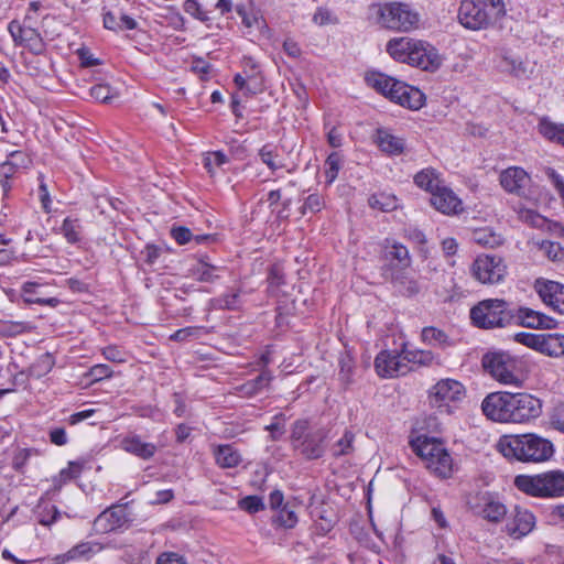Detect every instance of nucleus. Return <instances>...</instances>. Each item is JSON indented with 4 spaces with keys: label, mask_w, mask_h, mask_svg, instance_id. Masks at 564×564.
<instances>
[{
    "label": "nucleus",
    "mask_w": 564,
    "mask_h": 564,
    "mask_svg": "<svg viewBox=\"0 0 564 564\" xmlns=\"http://www.w3.org/2000/svg\"><path fill=\"white\" fill-rule=\"evenodd\" d=\"M484 414L494 422L527 423L542 413V402L529 393L494 392L481 402Z\"/></svg>",
    "instance_id": "f257e3e1"
},
{
    "label": "nucleus",
    "mask_w": 564,
    "mask_h": 564,
    "mask_svg": "<svg viewBox=\"0 0 564 564\" xmlns=\"http://www.w3.org/2000/svg\"><path fill=\"white\" fill-rule=\"evenodd\" d=\"M497 447L506 458L523 463L545 462L554 453L553 444L534 433L503 435Z\"/></svg>",
    "instance_id": "f03ea898"
},
{
    "label": "nucleus",
    "mask_w": 564,
    "mask_h": 564,
    "mask_svg": "<svg viewBox=\"0 0 564 564\" xmlns=\"http://www.w3.org/2000/svg\"><path fill=\"white\" fill-rule=\"evenodd\" d=\"M514 486L528 496L561 498L564 497V471L556 469L536 475H518Z\"/></svg>",
    "instance_id": "7ed1b4c3"
},
{
    "label": "nucleus",
    "mask_w": 564,
    "mask_h": 564,
    "mask_svg": "<svg viewBox=\"0 0 564 564\" xmlns=\"http://www.w3.org/2000/svg\"><path fill=\"white\" fill-rule=\"evenodd\" d=\"M329 431L326 427H311L307 420H297L291 430V443L306 459L321 458L326 448Z\"/></svg>",
    "instance_id": "20e7f679"
},
{
    "label": "nucleus",
    "mask_w": 564,
    "mask_h": 564,
    "mask_svg": "<svg viewBox=\"0 0 564 564\" xmlns=\"http://www.w3.org/2000/svg\"><path fill=\"white\" fill-rule=\"evenodd\" d=\"M411 445L431 473L441 478H447L452 475L453 459L442 442L436 438L420 436Z\"/></svg>",
    "instance_id": "39448f33"
},
{
    "label": "nucleus",
    "mask_w": 564,
    "mask_h": 564,
    "mask_svg": "<svg viewBox=\"0 0 564 564\" xmlns=\"http://www.w3.org/2000/svg\"><path fill=\"white\" fill-rule=\"evenodd\" d=\"M510 305L501 299H486L478 302L470 310V319L473 324L482 329L505 328L511 326Z\"/></svg>",
    "instance_id": "423d86ee"
},
{
    "label": "nucleus",
    "mask_w": 564,
    "mask_h": 564,
    "mask_svg": "<svg viewBox=\"0 0 564 564\" xmlns=\"http://www.w3.org/2000/svg\"><path fill=\"white\" fill-rule=\"evenodd\" d=\"M502 9V0H460L457 17L464 28L482 30L491 23L492 15Z\"/></svg>",
    "instance_id": "0eeeda50"
},
{
    "label": "nucleus",
    "mask_w": 564,
    "mask_h": 564,
    "mask_svg": "<svg viewBox=\"0 0 564 564\" xmlns=\"http://www.w3.org/2000/svg\"><path fill=\"white\" fill-rule=\"evenodd\" d=\"M379 24L388 30L410 32L419 28L420 14L409 3L387 2L377 11Z\"/></svg>",
    "instance_id": "6e6552de"
},
{
    "label": "nucleus",
    "mask_w": 564,
    "mask_h": 564,
    "mask_svg": "<svg viewBox=\"0 0 564 564\" xmlns=\"http://www.w3.org/2000/svg\"><path fill=\"white\" fill-rule=\"evenodd\" d=\"M518 361L503 351L488 352L482 357V367L490 376L503 384L519 386Z\"/></svg>",
    "instance_id": "1a4fd4ad"
},
{
    "label": "nucleus",
    "mask_w": 564,
    "mask_h": 564,
    "mask_svg": "<svg viewBox=\"0 0 564 564\" xmlns=\"http://www.w3.org/2000/svg\"><path fill=\"white\" fill-rule=\"evenodd\" d=\"M473 276L484 284L501 282L507 274V265L499 256L479 254L471 264Z\"/></svg>",
    "instance_id": "9d476101"
},
{
    "label": "nucleus",
    "mask_w": 564,
    "mask_h": 564,
    "mask_svg": "<svg viewBox=\"0 0 564 564\" xmlns=\"http://www.w3.org/2000/svg\"><path fill=\"white\" fill-rule=\"evenodd\" d=\"M500 185L511 194H516L524 199H536V189L532 184L531 176L518 166H511L500 173Z\"/></svg>",
    "instance_id": "9b49d317"
},
{
    "label": "nucleus",
    "mask_w": 564,
    "mask_h": 564,
    "mask_svg": "<svg viewBox=\"0 0 564 564\" xmlns=\"http://www.w3.org/2000/svg\"><path fill=\"white\" fill-rule=\"evenodd\" d=\"M30 20V15L25 17L24 24L13 20L9 23L8 31L17 45L24 46L34 54H41L44 51V43L37 30L25 24Z\"/></svg>",
    "instance_id": "f8f14e48"
},
{
    "label": "nucleus",
    "mask_w": 564,
    "mask_h": 564,
    "mask_svg": "<svg viewBox=\"0 0 564 564\" xmlns=\"http://www.w3.org/2000/svg\"><path fill=\"white\" fill-rule=\"evenodd\" d=\"M375 368L382 378L403 376L412 369L405 362L403 350L401 352L381 351L375 359Z\"/></svg>",
    "instance_id": "ddd939ff"
},
{
    "label": "nucleus",
    "mask_w": 564,
    "mask_h": 564,
    "mask_svg": "<svg viewBox=\"0 0 564 564\" xmlns=\"http://www.w3.org/2000/svg\"><path fill=\"white\" fill-rule=\"evenodd\" d=\"M511 314L513 315L511 325L533 329H552L557 325V322L553 317L530 307L521 306L517 310L512 308Z\"/></svg>",
    "instance_id": "4468645a"
},
{
    "label": "nucleus",
    "mask_w": 564,
    "mask_h": 564,
    "mask_svg": "<svg viewBox=\"0 0 564 564\" xmlns=\"http://www.w3.org/2000/svg\"><path fill=\"white\" fill-rule=\"evenodd\" d=\"M406 64L420 67L423 70H435L441 65L437 51L430 44L414 40Z\"/></svg>",
    "instance_id": "2eb2a0df"
},
{
    "label": "nucleus",
    "mask_w": 564,
    "mask_h": 564,
    "mask_svg": "<svg viewBox=\"0 0 564 564\" xmlns=\"http://www.w3.org/2000/svg\"><path fill=\"white\" fill-rule=\"evenodd\" d=\"M534 290L546 306L564 314V284L552 280L538 279L534 283Z\"/></svg>",
    "instance_id": "dca6fc26"
},
{
    "label": "nucleus",
    "mask_w": 564,
    "mask_h": 564,
    "mask_svg": "<svg viewBox=\"0 0 564 564\" xmlns=\"http://www.w3.org/2000/svg\"><path fill=\"white\" fill-rule=\"evenodd\" d=\"M535 527V517L528 509L516 506L508 519L505 530L512 539L528 535Z\"/></svg>",
    "instance_id": "f3484780"
},
{
    "label": "nucleus",
    "mask_w": 564,
    "mask_h": 564,
    "mask_svg": "<svg viewBox=\"0 0 564 564\" xmlns=\"http://www.w3.org/2000/svg\"><path fill=\"white\" fill-rule=\"evenodd\" d=\"M430 280L432 281L435 294L443 302H453L463 294L452 272L435 271Z\"/></svg>",
    "instance_id": "a211bd4d"
},
{
    "label": "nucleus",
    "mask_w": 564,
    "mask_h": 564,
    "mask_svg": "<svg viewBox=\"0 0 564 564\" xmlns=\"http://www.w3.org/2000/svg\"><path fill=\"white\" fill-rule=\"evenodd\" d=\"M476 499L477 503L471 505V509L484 519L491 522H499L506 517V506L496 500L488 492L478 495Z\"/></svg>",
    "instance_id": "6ab92c4d"
},
{
    "label": "nucleus",
    "mask_w": 564,
    "mask_h": 564,
    "mask_svg": "<svg viewBox=\"0 0 564 564\" xmlns=\"http://www.w3.org/2000/svg\"><path fill=\"white\" fill-rule=\"evenodd\" d=\"M464 387L453 379L440 380L432 389L431 402L437 406L451 401H458L464 395Z\"/></svg>",
    "instance_id": "aec40b11"
},
{
    "label": "nucleus",
    "mask_w": 564,
    "mask_h": 564,
    "mask_svg": "<svg viewBox=\"0 0 564 564\" xmlns=\"http://www.w3.org/2000/svg\"><path fill=\"white\" fill-rule=\"evenodd\" d=\"M368 84L373 87L376 90L388 97L390 100L394 102H399L401 96L403 95L401 91L403 89L401 87H406L408 85L403 82L397 80L390 76H387L381 73H372L367 76Z\"/></svg>",
    "instance_id": "412c9836"
},
{
    "label": "nucleus",
    "mask_w": 564,
    "mask_h": 564,
    "mask_svg": "<svg viewBox=\"0 0 564 564\" xmlns=\"http://www.w3.org/2000/svg\"><path fill=\"white\" fill-rule=\"evenodd\" d=\"M127 521L124 509L111 507L102 511L94 521V530L98 534L108 533L121 528Z\"/></svg>",
    "instance_id": "4be33fe9"
},
{
    "label": "nucleus",
    "mask_w": 564,
    "mask_h": 564,
    "mask_svg": "<svg viewBox=\"0 0 564 564\" xmlns=\"http://www.w3.org/2000/svg\"><path fill=\"white\" fill-rule=\"evenodd\" d=\"M432 205L443 214H457L462 210V200L447 187H438L431 196Z\"/></svg>",
    "instance_id": "5701e85b"
},
{
    "label": "nucleus",
    "mask_w": 564,
    "mask_h": 564,
    "mask_svg": "<svg viewBox=\"0 0 564 564\" xmlns=\"http://www.w3.org/2000/svg\"><path fill=\"white\" fill-rule=\"evenodd\" d=\"M120 447L124 452L134 455L143 460L151 459L158 451L155 444L144 442L139 435L135 434L123 437L120 442Z\"/></svg>",
    "instance_id": "b1692460"
},
{
    "label": "nucleus",
    "mask_w": 564,
    "mask_h": 564,
    "mask_svg": "<svg viewBox=\"0 0 564 564\" xmlns=\"http://www.w3.org/2000/svg\"><path fill=\"white\" fill-rule=\"evenodd\" d=\"M375 141L380 150L388 155H400L406 150L405 141L386 129L377 130Z\"/></svg>",
    "instance_id": "393cba45"
},
{
    "label": "nucleus",
    "mask_w": 564,
    "mask_h": 564,
    "mask_svg": "<svg viewBox=\"0 0 564 564\" xmlns=\"http://www.w3.org/2000/svg\"><path fill=\"white\" fill-rule=\"evenodd\" d=\"M42 286L43 285L35 282H25L22 285V296L24 302L28 304H39L56 307L61 301L57 297L42 296V292L40 291Z\"/></svg>",
    "instance_id": "a878e982"
},
{
    "label": "nucleus",
    "mask_w": 564,
    "mask_h": 564,
    "mask_svg": "<svg viewBox=\"0 0 564 564\" xmlns=\"http://www.w3.org/2000/svg\"><path fill=\"white\" fill-rule=\"evenodd\" d=\"M499 67L502 72L519 78H528L533 72V67L528 62L507 54L501 56Z\"/></svg>",
    "instance_id": "bb28decb"
},
{
    "label": "nucleus",
    "mask_w": 564,
    "mask_h": 564,
    "mask_svg": "<svg viewBox=\"0 0 564 564\" xmlns=\"http://www.w3.org/2000/svg\"><path fill=\"white\" fill-rule=\"evenodd\" d=\"M413 42L410 37H394L387 43L386 50L393 59L406 63Z\"/></svg>",
    "instance_id": "cd10ccee"
},
{
    "label": "nucleus",
    "mask_w": 564,
    "mask_h": 564,
    "mask_svg": "<svg viewBox=\"0 0 564 564\" xmlns=\"http://www.w3.org/2000/svg\"><path fill=\"white\" fill-rule=\"evenodd\" d=\"M215 459L220 468H235L241 463L240 453L231 445H219L215 452Z\"/></svg>",
    "instance_id": "c85d7f7f"
},
{
    "label": "nucleus",
    "mask_w": 564,
    "mask_h": 564,
    "mask_svg": "<svg viewBox=\"0 0 564 564\" xmlns=\"http://www.w3.org/2000/svg\"><path fill=\"white\" fill-rule=\"evenodd\" d=\"M99 551H101L100 544L94 542H82L72 547L65 554L61 555L59 558L62 560V563L80 558L89 560Z\"/></svg>",
    "instance_id": "c756f323"
},
{
    "label": "nucleus",
    "mask_w": 564,
    "mask_h": 564,
    "mask_svg": "<svg viewBox=\"0 0 564 564\" xmlns=\"http://www.w3.org/2000/svg\"><path fill=\"white\" fill-rule=\"evenodd\" d=\"M514 340L540 354L545 355L547 333L534 334L520 332L514 335Z\"/></svg>",
    "instance_id": "7c9ffc66"
},
{
    "label": "nucleus",
    "mask_w": 564,
    "mask_h": 564,
    "mask_svg": "<svg viewBox=\"0 0 564 564\" xmlns=\"http://www.w3.org/2000/svg\"><path fill=\"white\" fill-rule=\"evenodd\" d=\"M401 88L403 89L401 91L403 95L398 102L399 105L414 110L420 109L424 105L425 96L419 88L410 85Z\"/></svg>",
    "instance_id": "2f4dec72"
},
{
    "label": "nucleus",
    "mask_w": 564,
    "mask_h": 564,
    "mask_svg": "<svg viewBox=\"0 0 564 564\" xmlns=\"http://www.w3.org/2000/svg\"><path fill=\"white\" fill-rule=\"evenodd\" d=\"M55 360L50 352L42 354L26 370L29 377L42 378L54 367Z\"/></svg>",
    "instance_id": "473e14b6"
},
{
    "label": "nucleus",
    "mask_w": 564,
    "mask_h": 564,
    "mask_svg": "<svg viewBox=\"0 0 564 564\" xmlns=\"http://www.w3.org/2000/svg\"><path fill=\"white\" fill-rule=\"evenodd\" d=\"M59 232L64 236L68 243H77L83 237V226L77 218H65Z\"/></svg>",
    "instance_id": "72a5a7b5"
},
{
    "label": "nucleus",
    "mask_w": 564,
    "mask_h": 564,
    "mask_svg": "<svg viewBox=\"0 0 564 564\" xmlns=\"http://www.w3.org/2000/svg\"><path fill=\"white\" fill-rule=\"evenodd\" d=\"M393 285L403 295L413 296L420 292V285L414 278L401 274L393 276Z\"/></svg>",
    "instance_id": "f704fd0d"
},
{
    "label": "nucleus",
    "mask_w": 564,
    "mask_h": 564,
    "mask_svg": "<svg viewBox=\"0 0 564 564\" xmlns=\"http://www.w3.org/2000/svg\"><path fill=\"white\" fill-rule=\"evenodd\" d=\"M414 183L431 194H433L440 187V181L433 170L425 169L416 173L414 176Z\"/></svg>",
    "instance_id": "c9c22d12"
},
{
    "label": "nucleus",
    "mask_w": 564,
    "mask_h": 564,
    "mask_svg": "<svg viewBox=\"0 0 564 564\" xmlns=\"http://www.w3.org/2000/svg\"><path fill=\"white\" fill-rule=\"evenodd\" d=\"M422 340L431 346L445 347L448 343V336L433 326L424 327L421 333Z\"/></svg>",
    "instance_id": "e433bc0d"
},
{
    "label": "nucleus",
    "mask_w": 564,
    "mask_h": 564,
    "mask_svg": "<svg viewBox=\"0 0 564 564\" xmlns=\"http://www.w3.org/2000/svg\"><path fill=\"white\" fill-rule=\"evenodd\" d=\"M216 310H238L241 306L240 291H232L212 300Z\"/></svg>",
    "instance_id": "4c0bfd02"
},
{
    "label": "nucleus",
    "mask_w": 564,
    "mask_h": 564,
    "mask_svg": "<svg viewBox=\"0 0 564 564\" xmlns=\"http://www.w3.org/2000/svg\"><path fill=\"white\" fill-rule=\"evenodd\" d=\"M35 513L37 521L46 527L53 524L59 517V511L57 510V508L50 502L39 503Z\"/></svg>",
    "instance_id": "58836bf2"
},
{
    "label": "nucleus",
    "mask_w": 564,
    "mask_h": 564,
    "mask_svg": "<svg viewBox=\"0 0 564 564\" xmlns=\"http://www.w3.org/2000/svg\"><path fill=\"white\" fill-rule=\"evenodd\" d=\"M402 350L408 365L430 366L435 360V355L430 350H408L405 348Z\"/></svg>",
    "instance_id": "ea45409f"
},
{
    "label": "nucleus",
    "mask_w": 564,
    "mask_h": 564,
    "mask_svg": "<svg viewBox=\"0 0 564 564\" xmlns=\"http://www.w3.org/2000/svg\"><path fill=\"white\" fill-rule=\"evenodd\" d=\"M275 522L286 529L294 528L297 523V516L295 513L294 506H292L290 502H286L283 507H281L278 510Z\"/></svg>",
    "instance_id": "a19ab883"
},
{
    "label": "nucleus",
    "mask_w": 564,
    "mask_h": 564,
    "mask_svg": "<svg viewBox=\"0 0 564 564\" xmlns=\"http://www.w3.org/2000/svg\"><path fill=\"white\" fill-rule=\"evenodd\" d=\"M545 356L561 357L564 356V335L557 333H547Z\"/></svg>",
    "instance_id": "79ce46f5"
},
{
    "label": "nucleus",
    "mask_w": 564,
    "mask_h": 564,
    "mask_svg": "<svg viewBox=\"0 0 564 564\" xmlns=\"http://www.w3.org/2000/svg\"><path fill=\"white\" fill-rule=\"evenodd\" d=\"M259 156L262 163H264L272 172L284 166L281 160H279V154L275 149L270 144H265L260 149Z\"/></svg>",
    "instance_id": "37998d69"
},
{
    "label": "nucleus",
    "mask_w": 564,
    "mask_h": 564,
    "mask_svg": "<svg viewBox=\"0 0 564 564\" xmlns=\"http://www.w3.org/2000/svg\"><path fill=\"white\" fill-rule=\"evenodd\" d=\"M204 166L210 175L216 173L218 167H221L228 162L227 155L221 151L207 152L204 155Z\"/></svg>",
    "instance_id": "c03bdc74"
},
{
    "label": "nucleus",
    "mask_w": 564,
    "mask_h": 564,
    "mask_svg": "<svg viewBox=\"0 0 564 564\" xmlns=\"http://www.w3.org/2000/svg\"><path fill=\"white\" fill-rule=\"evenodd\" d=\"M354 434L349 431H346L343 435V437L340 440H338L332 451H333V455L335 457H339V456H345V455H349L350 453H352L354 451Z\"/></svg>",
    "instance_id": "a18cd8bd"
},
{
    "label": "nucleus",
    "mask_w": 564,
    "mask_h": 564,
    "mask_svg": "<svg viewBox=\"0 0 564 564\" xmlns=\"http://www.w3.org/2000/svg\"><path fill=\"white\" fill-rule=\"evenodd\" d=\"M369 204L372 208L381 212H391L397 208L395 197L384 194L372 195L369 198Z\"/></svg>",
    "instance_id": "49530a36"
},
{
    "label": "nucleus",
    "mask_w": 564,
    "mask_h": 564,
    "mask_svg": "<svg viewBox=\"0 0 564 564\" xmlns=\"http://www.w3.org/2000/svg\"><path fill=\"white\" fill-rule=\"evenodd\" d=\"M474 240L485 247L494 248L501 243V237L489 229H479L474 232Z\"/></svg>",
    "instance_id": "de8ad7c7"
},
{
    "label": "nucleus",
    "mask_w": 564,
    "mask_h": 564,
    "mask_svg": "<svg viewBox=\"0 0 564 564\" xmlns=\"http://www.w3.org/2000/svg\"><path fill=\"white\" fill-rule=\"evenodd\" d=\"M341 158L338 152H333L325 161V176L327 183H333L340 169Z\"/></svg>",
    "instance_id": "09e8293b"
},
{
    "label": "nucleus",
    "mask_w": 564,
    "mask_h": 564,
    "mask_svg": "<svg viewBox=\"0 0 564 564\" xmlns=\"http://www.w3.org/2000/svg\"><path fill=\"white\" fill-rule=\"evenodd\" d=\"M218 268L204 261H199L197 267L194 269V274L202 282H213L218 278Z\"/></svg>",
    "instance_id": "8fccbe9b"
},
{
    "label": "nucleus",
    "mask_w": 564,
    "mask_h": 564,
    "mask_svg": "<svg viewBox=\"0 0 564 564\" xmlns=\"http://www.w3.org/2000/svg\"><path fill=\"white\" fill-rule=\"evenodd\" d=\"M312 21L319 26H324L338 23V18L330 9L318 7L313 14Z\"/></svg>",
    "instance_id": "3c124183"
},
{
    "label": "nucleus",
    "mask_w": 564,
    "mask_h": 564,
    "mask_svg": "<svg viewBox=\"0 0 564 564\" xmlns=\"http://www.w3.org/2000/svg\"><path fill=\"white\" fill-rule=\"evenodd\" d=\"M183 10L200 22H207L210 19L208 12L203 10L197 0H185L183 3Z\"/></svg>",
    "instance_id": "603ef678"
},
{
    "label": "nucleus",
    "mask_w": 564,
    "mask_h": 564,
    "mask_svg": "<svg viewBox=\"0 0 564 564\" xmlns=\"http://www.w3.org/2000/svg\"><path fill=\"white\" fill-rule=\"evenodd\" d=\"M90 96L97 101L109 102L117 95L109 85L98 84L90 88Z\"/></svg>",
    "instance_id": "864d4df0"
},
{
    "label": "nucleus",
    "mask_w": 564,
    "mask_h": 564,
    "mask_svg": "<svg viewBox=\"0 0 564 564\" xmlns=\"http://www.w3.org/2000/svg\"><path fill=\"white\" fill-rule=\"evenodd\" d=\"M520 220L530 224L533 227H541L544 224V218L535 210L519 207L514 208Z\"/></svg>",
    "instance_id": "5fc2aeb1"
},
{
    "label": "nucleus",
    "mask_w": 564,
    "mask_h": 564,
    "mask_svg": "<svg viewBox=\"0 0 564 564\" xmlns=\"http://www.w3.org/2000/svg\"><path fill=\"white\" fill-rule=\"evenodd\" d=\"M237 13L241 17L242 23L246 28H262L264 25V20L258 13L248 12L243 7L238 6L236 8Z\"/></svg>",
    "instance_id": "6e6d98bb"
},
{
    "label": "nucleus",
    "mask_w": 564,
    "mask_h": 564,
    "mask_svg": "<svg viewBox=\"0 0 564 564\" xmlns=\"http://www.w3.org/2000/svg\"><path fill=\"white\" fill-rule=\"evenodd\" d=\"M239 507L249 513H256L264 509V503L258 496H247L239 501Z\"/></svg>",
    "instance_id": "4d7b16f0"
},
{
    "label": "nucleus",
    "mask_w": 564,
    "mask_h": 564,
    "mask_svg": "<svg viewBox=\"0 0 564 564\" xmlns=\"http://www.w3.org/2000/svg\"><path fill=\"white\" fill-rule=\"evenodd\" d=\"M203 327L199 326H189L185 328L177 329L174 332L170 339L174 341H186L189 338H197L202 332Z\"/></svg>",
    "instance_id": "13d9d810"
},
{
    "label": "nucleus",
    "mask_w": 564,
    "mask_h": 564,
    "mask_svg": "<svg viewBox=\"0 0 564 564\" xmlns=\"http://www.w3.org/2000/svg\"><path fill=\"white\" fill-rule=\"evenodd\" d=\"M563 127L564 124H556L547 120H541L539 123V131L543 137L556 141Z\"/></svg>",
    "instance_id": "bf43d9fd"
},
{
    "label": "nucleus",
    "mask_w": 564,
    "mask_h": 564,
    "mask_svg": "<svg viewBox=\"0 0 564 564\" xmlns=\"http://www.w3.org/2000/svg\"><path fill=\"white\" fill-rule=\"evenodd\" d=\"M263 90L261 75L254 73H247V82L243 90L245 95H256Z\"/></svg>",
    "instance_id": "052dcab7"
},
{
    "label": "nucleus",
    "mask_w": 564,
    "mask_h": 564,
    "mask_svg": "<svg viewBox=\"0 0 564 564\" xmlns=\"http://www.w3.org/2000/svg\"><path fill=\"white\" fill-rule=\"evenodd\" d=\"M272 380V375L269 370H263L261 373L252 381L248 382L246 387H249V390L253 393L261 391L267 388Z\"/></svg>",
    "instance_id": "680f3d73"
},
{
    "label": "nucleus",
    "mask_w": 564,
    "mask_h": 564,
    "mask_svg": "<svg viewBox=\"0 0 564 564\" xmlns=\"http://www.w3.org/2000/svg\"><path fill=\"white\" fill-rule=\"evenodd\" d=\"M28 330L23 322H4L0 325V333L4 336H17Z\"/></svg>",
    "instance_id": "e2e57ef3"
},
{
    "label": "nucleus",
    "mask_w": 564,
    "mask_h": 564,
    "mask_svg": "<svg viewBox=\"0 0 564 564\" xmlns=\"http://www.w3.org/2000/svg\"><path fill=\"white\" fill-rule=\"evenodd\" d=\"M339 378L340 380L348 384L351 382V377L354 372V361L349 356H345L339 360Z\"/></svg>",
    "instance_id": "0e129e2a"
},
{
    "label": "nucleus",
    "mask_w": 564,
    "mask_h": 564,
    "mask_svg": "<svg viewBox=\"0 0 564 564\" xmlns=\"http://www.w3.org/2000/svg\"><path fill=\"white\" fill-rule=\"evenodd\" d=\"M37 451L32 448H21L19 449L12 460L13 468L15 470H22V468L28 463L29 458L33 455H36Z\"/></svg>",
    "instance_id": "69168bd1"
},
{
    "label": "nucleus",
    "mask_w": 564,
    "mask_h": 564,
    "mask_svg": "<svg viewBox=\"0 0 564 564\" xmlns=\"http://www.w3.org/2000/svg\"><path fill=\"white\" fill-rule=\"evenodd\" d=\"M104 357L112 362L122 364L127 361L126 352L117 346H107L102 349Z\"/></svg>",
    "instance_id": "338daca9"
},
{
    "label": "nucleus",
    "mask_w": 564,
    "mask_h": 564,
    "mask_svg": "<svg viewBox=\"0 0 564 564\" xmlns=\"http://www.w3.org/2000/svg\"><path fill=\"white\" fill-rule=\"evenodd\" d=\"M155 564H187L182 555L175 552H164L158 558Z\"/></svg>",
    "instance_id": "774afa93"
}]
</instances>
